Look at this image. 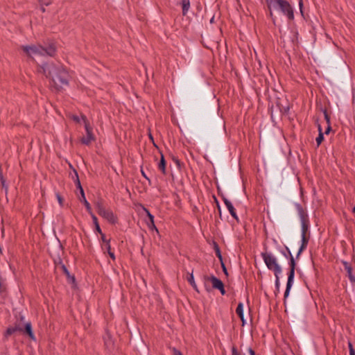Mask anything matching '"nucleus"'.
<instances>
[{
    "label": "nucleus",
    "mask_w": 355,
    "mask_h": 355,
    "mask_svg": "<svg viewBox=\"0 0 355 355\" xmlns=\"http://www.w3.org/2000/svg\"><path fill=\"white\" fill-rule=\"evenodd\" d=\"M180 5L182 6V15L186 16L190 8V0H181Z\"/></svg>",
    "instance_id": "nucleus-22"
},
{
    "label": "nucleus",
    "mask_w": 355,
    "mask_h": 355,
    "mask_svg": "<svg viewBox=\"0 0 355 355\" xmlns=\"http://www.w3.org/2000/svg\"><path fill=\"white\" fill-rule=\"evenodd\" d=\"M103 340L105 349L109 352H112L114 348V341L108 331H106V334L103 337Z\"/></svg>",
    "instance_id": "nucleus-16"
},
{
    "label": "nucleus",
    "mask_w": 355,
    "mask_h": 355,
    "mask_svg": "<svg viewBox=\"0 0 355 355\" xmlns=\"http://www.w3.org/2000/svg\"><path fill=\"white\" fill-rule=\"evenodd\" d=\"M328 77L336 84L343 86L350 80V68L342 56L334 55L331 62V68L327 72Z\"/></svg>",
    "instance_id": "nucleus-3"
},
{
    "label": "nucleus",
    "mask_w": 355,
    "mask_h": 355,
    "mask_svg": "<svg viewBox=\"0 0 355 355\" xmlns=\"http://www.w3.org/2000/svg\"><path fill=\"white\" fill-rule=\"evenodd\" d=\"M220 266H221L223 272H224V274L225 275L226 277H228L229 273L227 272V269L225 266V264L223 260H222V262H220Z\"/></svg>",
    "instance_id": "nucleus-36"
},
{
    "label": "nucleus",
    "mask_w": 355,
    "mask_h": 355,
    "mask_svg": "<svg viewBox=\"0 0 355 355\" xmlns=\"http://www.w3.org/2000/svg\"><path fill=\"white\" fill-rule=\"evenodd\" d=\"M40 10H41V11H42V12H44L46 11V10H45V8H44V6H41Z\"/></svg>",
    "instance_id": "nucleus-52"
},
{
    "label": "nucleus",
    "mask_w": 355,
    "mask_h": 355,
    "mask_svg": "<svg viewBox=\"0 0 355 355\" xmlns=\"http://www.w3.org/2000/svg\"><path fill=\"white\" fill-rule=\"evenodd\" d=\"M269 112L270 113L271 119H273V105H272L270 107H269Z\"/></svg>",
    "instance_id": "nucleus-48"
},
{
    "label": "nucleus",
    "mask_w": 355,
    "mask_h": 355,
    "mask_svg": "<svg viewBox=\"0 0 355 355\" xmlns=\"http://www.w3.org/2000/svg\"><path fill=\"white\" fill-rule=\"evenodd\" d=\"M42 49L40 53V55H48L49 56H54L56 53V46L53 42H51L48 44L46 46H42Z\"/></svg>",
    "instance_id": "nucleus-13"
},
{
    "label": "nucleus",
    "mask_w": 355,
    "mask_h": 355,
    "mask_svg": "<svg viewBox=\"0 0 355 355\" xmlns=\"http://www.w3.org/2000/svg\"><path fill=\"white\" fill-rule=\"evenodd\" d=\"M3 173H2V170L1 168L0 169V178H3Z\"/></svg>",
    "instance_id": "nucleus-53"
},
{
    "label": "nucleus",
    "mask_w": 355,
    "mask_h": 355,
    "mask_svg": "<svg viewBox=\"0 0 355 355\" xmlns=\"http://www.w3.org/2000/svg\"><path fill=\"white\" fill-rule=\"evenodd\" d=\"M347 272V276L348 277L349 281L352 283H355V276L352 274V267H349L348 269L346 270Z\"/></svg>",
    "instance_id": "nucleus-28"
},
{
    "label": "nucleus",
    "mask_w": 355,
    "mask_h": 355,
    "mask_svg": "<svg viewBox=\"0 0 355 355\" xmlns=\"http://www.w3.org/2000/svg\"><path fill=\"white\" fill-rule=\"evenodd\" d=\"M212 245H213V248L215 251L216 257L218 258L220 262H222V260H223V258L221 251H220V247H219L218 243L216 242L215 241H213Z\"/></svg>",
    "instance_id": "nucleus-23"
},
{
    "label": "nucleus",
    "mask_w": 355,
    "mask_h": 355,
    "mask_svg": "<svg viewBox=\"0 0 355 355\" xmlns=\"http://www.w3.org/2000/svg\"><path fill=\"white\" fill-rule=\"evenodd\" d=\"M236 313L239 317V318H242L243 313V304L242 302H239L236 309Z\"/></svg>",
    "instance_id": "nucleus-27"
},
{
    "label": "nucleus",
    "mask_w": 355,
    "mask_h": 355,
    "mask_svg": "<svg viewBox=\"0 0 355 355\" xmlns=\"http://www.w3.org/2000/svg\"><path fill=\"white\" fill-rule=\"evenodd\" d=\"M20 320H17L13 326L7 328L4 333L5 337L8 338L15 332H19L23 335L27 336L30 340L35 341L36 337L33 330L32 324L31 322H23L24 317L20 315Z\"/></svg>",
    "instance_id": "nucleus-7"
},
{
    "label": "nucleus",
    "mask_w": 355,
    "mask_h": 355,
    "mask_svg": "<svg viewBox=\"0 0 355 355\" xmlns=\"http://www.w3.org/2000/svg\"><path fill=\"white\" fill-rule=\"evenodd\" d=\"M261 257L270 270H272L275 275L280 274L282 272V268L278 264L277 259L269 252H262Z\"/></svg>",
    "instance_id": "nucleus-8"
},
{
    "label": "nucleus",
    "mask_w": 355,
    "mask_h": 355,
    "mask_svg": "<svg viewBox=\"0 0 355 355\" xmlns=\"http://www.w3.org/2000/svg\"><path fill=\"white\" fill-rule=\"evenodd\" d=\"M331 124H327V127L326 128L325 132L324 134L328 135L331 131Z\"/></svg>",
    "instance_id": "nucleus-46"
},
{
    "label": "nucleus",
    "mask_w": 355,
    "mask_h": 355,
    "mask_svg": "<svg viewBox=\"0 0 355 355\" xmlns=\"http://www.w3.org/2000/svg\"><path fill=\"white\" fill-rule=\"evenodd\" d=\"M21 49L28 57H32L33 55H40V51L42 50L40 45L22 46Z\"/></svg>",
    "instance_id": "nucleus-11"
},
{
    "label": "nucleus",
    "mask_w": 355,
    "mask_h": 355,
    "mask_svg": "<svg viewBox=\"0 0 355 355\" xmlns=\"http://www.w3.org/2000/svg\"><path fill=\"white\" fill-rule=\"evenodd\" d=\"M39 72L42 73L51 80L53 86L57 92L60 91L64 85L69 84V73L61 65L53 63H44L40 66Z\"/></svg>",
    "instance_id": "nucleus-2"
},
{
    "label": "nucleus",
    "mask_w": 355,
    "mask_h": 355,
    "mask_svg": "<svg viewBox=\"0 0 355 355\" xmlns=\"http://www.w3.org/2000/svg\"><path fill=\"white\" fill-rule=\"evenodd\" d=\"M171 159L173 161V162L176 164L177 167L179 170L181 169L182 166H183V163L180 162V160L175 156L172 155Z\"/></svg>",
    "instance_id": "nucleus-29"
},
{
    "label": "nucleus",
    "mask_w": 355,
    "mask_h": 355,
    "mask_svg": "<svg viewBox=\"0 0 355 355\" xmlns=\"http://www.w3.org/2000/svg\"><path fill=\"white\" fill-rule=\"evenodd\" d=\"M69 166L71 168H72L73 172H74L76 173V178H74V177H73V180L75 183V185H76L77 189H78L80 191V193L83 192L84 190H83V188L82 187L77 171L73 167V166L71 164H69Z\"/></svg>",
    "instance_id": "nucleus-19"
},
{
    "label": "nucleus",
    "mask_w": 355,
    "mask_h": 355,
    "mask_svg": "<svg viewBox=\"0 0 355 355\" xmlns=\"http://www.w3.org/2000/svg\"><path fill=\"white\" fill-rule=\"evenodd\" d=\"M279 274L275 275V288H276V292H279V291L280 283H279Z\"/></svg>",
    "instance_id": "nucleus-33"
},
{
    "label": "nucleus",
    "mask_w": 355,
    "mask_h": 355,
    "mask_svg": "<svg viewBox=\"0 0 355 355\" xmlns=\"http://www.w3.org/2000/svg\"><path fill=\"white\" fill-rule=\"evenodd\" d=\"M214 17H212L211 19H210V23H214Z\"/></svg>",
    "instance_id": "nucleus-55"
},
{
    "label": "nucleus",
    "mask_w": 355,
    "mask_h": 355,
    "mask_svg": "<svg viewBox=\"0 0 355 355\" xmlns=\"http://www.w3.org/2000/svg\"><path fill=\"white\" fill-rule=\"evenodd\" d=\"M98 215L107 220L111 224H115L117 223V218L114 216L113 211L110 209H104Z\"/></svg>",
    "instance_id": "nucleus-14"
},
{
    "label": "nucleus",
    "mask_w": 355,
    "mask_h": 355,
    "mask_svg": "<svg viewBox=\"0 0 355 355\" xmlns=\"http://www.w3.org/2000/svg\"><path fill=\"white\" fill-rule=\"evenodd\" d=\"M276 105L279 109L282 114L288 115L291 108V105L287 99H282L279 97L276 98Z\"/></svg>",
    "instance_id": "nucleus-10"
},
{
    "label": "nucleus",
    "mask_w": 355,
    "mask_h": 355,
    "mask_svg": "<svg viewBox=\"0 0 355 355\" xmlns=\"http://www.w3.org/2000/svg\"><path fill=\"white\" fill-rule=\"evenodd\" d=\"M55 196H56V198L58 199V201L61 207H62L63 206L64 198L62 197V196L59 193H56Z\"/></svg>",
    "instance_id": "nucleus-37"
},
{
    "label": "nucleus",
    "mask_w": 355,
    "mask_h": 355,
    "mask_svg": "<svg viewBox=\"0 0 355 355\" xmlns=\"http://www.w3.org/2000/svg\"><path fill=\"white\" fill-rule=\"evenodd\" d=\"M348 347L349 355H355V349L354 348L352 343L350 341L348 342Z\"/></svg>",
    "instance_id": "nucleus-35"
},
{
    "label": "nucleus",
    "mask_w": 355,
    "mask_h": 355,
    "mask_svg": "<svg viewBox=\"0 0 355 355\" xmlns=\"http://www.w3.org/2000/svg\"><path fill=\"white\" fill-rule=\"evenodd\" d=\"M104 243V245L102 246L103 250H110L111 246H110V239H107L105 236V241H102Z\"/></svg>",
    "instance_id": "nucleus-30"
},
{
    "label": "nucleus",
    "mask_w": 355,
    "mask_h": 355,
    "mask_svg": "<svg viewBox=\"0 0 355 355\" xmlns=\"http://www.w3.org/2000/svg\"><path fill=\"white\" fill-rule=\"evenodd\" d=\"M146 223H147V225H148V227L150 230H155L158 232V230H157V228L156 227V226L155 225V221L154 220H153V223H150V222H146Z\"/></svg>",
    "instance_id": "nucleus-40"
},
{
    "label": "nucleus",
    "mask_w": 355,
    "mask_h": 355,
    "mask_svg": "<svg viewBox=\"0 0 355 355\" xmlns=\"http://www.w3.org/2000/svg\"><path fill=\"white\" fill-rule=\"evenodd\" d=\"M187 279L189 282V283L191 284V286L193 287V288L196 291L199 293L198 286H197V285H196V284L195 282V280H194V277H193V270L191 271V273H188V277H187Z\"/></svg>",
    "instance_id": "nucleus-24"
},
{
    "label": "nucleus",
    "mask_w": 355,
    "mask_h": 355,
    "mask_svg": "<svg viewBox=\"0 0 355 355\" xmlns=\"http://www.w3.org/2000/svg\"><path fill=\"white\" fill-rule=\"evenodd\" d=\"M82 119L85 123V128L87 133V137H83L81 139V143L85 145H89L92 141H95V137L92 132V128L91 127L87 117L85 115H82Z\"/></svg>",
    "instance_id": "nucleus-9"
},
{
    "label": "nucleus",
    "mask_w": 355,
    "mask_h": 355,
    "mask_svg": "<svg viewBox=\"0 0 355 355\" xmlns=\"http://www.w3.org/2000/svg\"><path fill=\"white\" fill-rule=\"evenodd\" d=\"M109 256L110 257V258L113 260L115 259V255H114V253L113 252H112V250H107Z\"/></svg>",
    "instance_id": "nucleus-47"
},
{
    "label": "nucleus",
    "mask_w": 355,
    "mask_h": 355,
    "mask_svg": "<svg viewBox=\"0 0 355 355\" xmlns=\"http://www.w3.org/2000/svg\"><path fill=\"white\" fill-rule=\"evenodd\" d=\"M248 352L250 355H256L255 352L251 347L248 348Z\"/></svg>",
    "instance_id": "nucleus-50"
},
{
    "label": "nucleus",
    "mask_w": 355,
    "mask_h": 355,
    "mask_svg": "<svg viewBox=\"0 0 355 355\" xmlns=\"http://www.w3.org/2000/svg\"><path fill=\"white\" fill-rule=\"evenodd\" d=\"M241 322H242V325L244 326V324H245V320L244 318V315H243V318H240Z\"/></svg>",
    "instance_id": "nucleus-51"
},
{
    "label": "nucleus",
    "mask_w": 355,
    "mask_h": 355,
    "mask_svg": "<svg viewBox=\"0 0 355 355\" xmlns=\"http://www.w3.org/2000/svg\"><path fill=\"white\" fill-rule=\"evenodd\" d=\"M205 288H206L207 291L210 292L211 289L209 288H208L206 284H205Z\"/></svg>",
    "instance_id": "nucleus-56"
},
{
    "label": "nucleus",
    "mask_w": 355,
    "mask_h": 355,
    "mask_svg": "<svg viewBox=\"0 0 355 355\" xmlns=\"http://www.w3.org/2000/svg\"><path fill=\"white\" fill-rule=\"evenodd\" d=\"M41 6H49L52 3L53 0H39Z\"/></svg>",
    "instance_id": "nucleus-38"
},
{
    "label": "nucleus",
    "mask_w": 355,
    "mask_h": 355,
    "mask_svg": "<svg viewBox=\"0 0 355 355\" xmlns=\"http://www.w3.org/2000/svg\"><path fill=\"white\" fill-rule=\"evenodd\" d=\"M95 207L98 214L101 213V211L105 209L103 206V200L102 199H100L95 202Z\"/></svg>",
    "instance_id": "nucleus-26"
},
{
    "label": "nucleus",
    "mask_w": 355,
    "mask_h": 355,
    "mask_svg": "<svg viewBox=\"0 0 355 355\" xmlns=\"http://www.w3.org/2000/svg\"><path fill=\"white\" fill-rule=\"evenodd\" d=\"M204 279H205V282H211L212 288L214 289L218 290V288L224 284L223 282L220 279L217 278L216 277H215L213 275H211L210 276L204 275Z\"/></svg>",
    "instance_id": "nucleus-15"
},
{
    "label": "nucleus",
    "mask_w": 355,
    "mask_h": 355,
    "mask_svg": "<svg viewBox=\"0 0 355 355\" xmlns=\"http://www.w3.org/2000/svg\"><path fill=\"white\" fill-rule=\"evenodd\" d=\"M218 291L221 293L222 295H224L226 293V291L225 289V285L223 284L221 287L218 288Z\"/></svg>",
    "instance_id": "nucleus-45"
},
{
    "label": "nucleus",
    "mask_w": 355,
    "mask_h": 355,
    "mask_svg": "<svg viewBox=\"0 0 355 355\" xmlns=\"http://www.w3.org/2000/svg\"><path fill=\"white\" fill-rule=\"evenodd\" d=\"M89 214L91 215V217L92 218V220H93V223H94V225L95 227V231L101 234V240L105 241V234L103 233V232L100 227L97 217L93 213Z\"/></svg>",
    "instance_id": "nucleus-18"
},
{
    "label": "nucleus",
    "mask_w": 355,
    "mask_h": 355,
    "mask_svg": "<svg viewBox=\"0 0 355 355\" xmlns=\"http://www.w3.org/2000/svg\"><path fill=\"white\" fill-rule=\"evenodd\" d=\"M187 82L194 92L198 107L203 112L214 114L216 102L218 101L214 93L193 74L188 76Z\"/></svg>",
    "instance_id": "nucleus-1"
},
{
    "label": "nucleus",
    "mask_w": 355,
    "mask_h": 355,
    "mask_svg": "<svg viewBox=\"0 0 355 355\" xmlns=\"http://www.w3.org/2000/svg\"><path fill=\"white\" fill-rule=\"evenodd\" d=\"M149 137H150V139L152 141H153V136L151 135V134H150V135H149Z\"/></svg>",
    "instance_id": "nucleus-57"
},
{
    "label": "nucleus",
    "mask_w": 355,
    "mask_h": 355,
    "mask_svg": "<svg viewBox=\"0 0 355 355\" xmlns=\"http://www.w3.org/2000/svg\"><path fill=\"white\" fill-rule=\"evenodd\" d=\"M295 207L297 209L298 216L301 222V245L297 253L296 258L298 259L302 252L306 248L309 239V226L310 220L307 211L300 203H295Z\"/></svg>",
    "instance_id": "nucleus-4"
},
{
    "label": "nucleus",
    "mask_w": 355,
    "mask_h": 355,
    "mask_svg": "<svg viewBox=\"0 0 355 355\" xmlns=\"http://www.w3.org/2000/svg\"><path fill=\"white\" fill-rule=\"evenodd\" d=\"M342 263H343V266H344V269H345V270H346L347 269H348L349 267H351V266H351V264H350L349 262L346 261H342Z\"/></svg>",
    "instance_id": "nucleus-44"
},
{
    "label": "nucleus",
    "mask_w": 355,
    "mask_h": 355,
    "mask_svg": "<svg viewBox=\"0 0 355 355\" xmlns=\"http://www.w3.org/2000/svg\"><path fill=\"white\" fill-rule=\"evenodd\" d=\"M318 127L319 134H318V136L316 137L315 141L317 143V146L318 147L322 144V142L324 141V133L322 132V128L320 124H318Z\"/></svg>",
    "instance_id": "nucleus-25"
},
{
    "label": "nucleus",
    "mask_w": 355,
    "mask_h": 355,
    "mask_svg": "<svg viewBox=\"0 0 355 355\" xmlns=\"http://www.w3.org/2000/svg\"><path fill=\"white\" fill-rule=\"evenodd\" d=\"M232 355H241L236 346L233 345L232 347Z\"/></svg>",
    "instance_id": "nucleus-41"
},
{
    "label": "nucleus",
    "mask_w": 355,
    "mask_h": 355,
    "mask_svg": "<svg viewBox=\"0 0 355 355\" xmlns=\"http://www.w3.org/2000/svg\"><path fill=\"white\" fill-rule=\"evenodd\" d=\"M73 120L77 123H79L80 122V119L78 116L76 115H73V117H72Z\"/></svg>",
    "instance_id": "nucleus-49"
},
{
    "label": "nucleus",
    "mask_w": 355,
    "mask_h": 355,
    "mask_svg": "<svg viewBox=\"0 0 355 355\" xmlns=\"http://www.w3.org/2000/svg\"><path fill=\"white\" fill-rule=\"evenodd\" d=\"M141 173L142 175V176L148 180L149 184H151V181L150 180V178L146 175V173L144 171V170L141 168Z\"/></svg>",
    "instance_id": "nucleus-42"
},
{
    "label": "nucleus",
    "mask_w": 355,
    "mask_h": 355,
    "mask_svg": "<svg viewBox=\"0 0 355 355\" xmlns=\"http://www.w3.org/2000/svg\"><path fill=\"white\" fill-rule=\"evenodd\" d=\"M281 254L284 257V260H280L282 263H285L286 259L289 260V271L288 272V280L286 283V287L284 292V300L286 302V299L289 296L290 291L293 284L295 277V270L297 266L296 261L292 255L290 249L287 246H284L283 249L279 250Z\"/></svg>",
    "instance_id": "nucleus-5"
},
{
    "label": "nucleus",
    "mask_w": 355,
    "mask_h": 355,
    "mask_svg": "<svg viewBox=\"0 0 355 355\" xmlns=\"http://www.w3.org/2000/svg\"><path fill=\"white\" fill-rule=\"evenodd\" d=\"M71 176L72 179H73V177H74V178H76V173L74 172H73V174L71 173Z\"/></svg>",
    "instance_id": "nucleus-54"
},
{
    "label": "nucleus",
    "mask_w": 355,
    "mask_h": 355,
    "mask_svg": "<svg viewBox=\"0 0 355 355\" xmlns=\"http://www.w3.org/2000/svg\"><path fill=\"white\" fill-rule=\"evenodd\" d=\"M59 263L61 265V268L63 272V273L66 275L68 283L72 284L73 287H76V277L73 275H71L69 270L66 267L64 264L62 263V261L61 259L59 260Z\"/></svg>",
    "instance_id": "nucleus-12"
},
{
    "label": "nucleus",
    "mask_w": 355,
    "mask_h": 355,
    "mask_svg": "<svg viewBox=\"0 0 355 355\" xmlns=\"http://www.w3.org/2000/svg\"><path fill=\"white\" fill-rule=\"evenodd\" d=\"M173 354L172 355H183L182 353L175 347L172 349Z\"/></svg>",
    "instance_id": "nucleus-43"
},
{
    "label": "nucleus",
    "mask_w": 355,
    "mask_h": 355,
    "mask_svg": "<svg viewBox=\"0 0 355 355\" xmlns=\"http://www.w3.org/2000/svg\"><path fill=\"white\" fill-rule=\"evenodd\" d=\"M0 181H1V183L2 187L5 189V193L7 194L8 187V185L6 183V180H5L4 177L0 178Z\"/></svg>",
    "instance_id": "nucleus-32"
},
{
    "label": "nucleus",
    "mask_w": 355,
    "mask_h": 355,
    "mask_svg": "<svg viewBox=\"0 0 355 355\" xmlns=\"http://www.w3.org/2000/svg\"><path fill=\"white\" fill-rule=\"evenodd\" d=\"M80 193V197L79 198V200L84 204V205L85 206V208L89 214L93 213L92 210L91 205L85 198V192L83 191Z\"/></svg>",
    "instance_id": "nucleus-20"
},
{
    "label": "nucleus",
    "mask_w": 355,
    "mask_h": 355,
    "mask_svg": "<svg viewBox=\"0 0 355 355\" xmlns=\"http://www.w3.org/2000/svg\"><path fill=\"white\" fill-rule=\"evenodd\" d=\"M323 114H324V119L327 122V124H331V122H330V116L329 114H328L327 111L326 109L323 110Z\"/></svg>",
    "instance_id": "nucleus-34"
},
{
    "label": "nucleus",
    "mask_w": 355,
    "mask_h": 355,
    "mask_svg": "<svg viewBox=\"0 0 355 355\" xmlns=\"http://www.w3.org/2000/svg\"><path fill=\"white\" fill-rule=\"evenodd\" d=\"M223 200L225 205H226V207H227L230 214H231V216L234 219H236L237 221H239L238 216L236 214V210H235L232 203L228 199H227L225 197L223 198Z\"/></svg>",
    "instance_id": "nucleus-17"
},
{
    "label": "nucleus",
    "mask_w": 355,
    "mask_h": 355,
    "mask_svg": "<svg viewBox=\"0 0 355 355\" xmlns=\"http://www.w3.org/2000/svg\"><path fill=\"white\" fill-rule=\"evenodd\" d=\"M143 209L146 213V216L148 218V222L153 223L154 216L153 214H151L150 212L149 211V210L148 209H146V207H143Z\"/></svg>",
    "instance_id": "nucleus-31"
},
{
    "label": "nucleus",
    "mask_w": 355,
    "mask_h": 355,
    "mask_svg": "<svg viewBox=\"0 0 355 355\" xmlns=\"http://www.w3.org/2000/svg\"><path fill=\"white\" fill-rule=\"evenodd\" d=\"M267 7L269 10V15L275 24V18L274 17L272 8L279 10L283 15L287 17L288 19L292 21L294 19V12L292 6L287 0H266Z\"/></svg>",
    "instance_id": "nucleus-6"
},
{
    "label": "nucleus",
    "mask_w": 355,
    "mask_h": 355,
    "mask_svg": "<svg viewBox=\"0 0 355 355\" xmlns=\"http://www.w3.org/2000/svg\"><path fill=\"white\" fill-rule=\"evenodd\" d=\"M299 8L302 16L304 17V2L303 0H299Z\"/></svg>",
    "instance_id": "nucleus-39"
},
{
    "label": "nucleus",
    "mask_w": 355,
    "mask_h": 355,
    "mask_svg": "<svg viewBox=\"0 0 355 355\" xmlns=\"http://www.w3.org/2000/svg\"><path fill=\"white\" fill-rule=\"evenodd\" d=\"M158 168L162 171V174H166V162L164 155L161 153V157L158 164Z\"/></svg>",
    "instance_id": "nucleus-21"
}]
</instances>
